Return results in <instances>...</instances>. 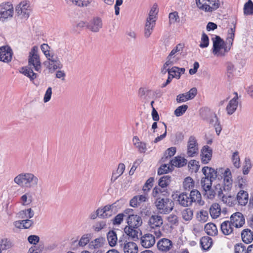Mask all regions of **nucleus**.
I'll return each mask as SVG.
<instances>
[{"instance_id":"1a4fd4ad","label":"nucleus","mask_w":253,"mask_h":253,"mask_svg":"<svg viewBox=\"0 0 253 253\" xmlns=\"http://www.w3.org/2000/svg\"><path fill=\"white\" fill-rule=\"evenodd\" d=\"M198 144L196 138L193 136H190L187 142V156L189 157H193L198 155Z\"/></svg>"},{"instance_id":"4be33fe9","label":"nucleus","mask_w":253,"mask_h":253,"mask_svg":"<svg viewBox=\"0 0 253 253\" xmlns=\"http://www.w3.org/2000/svg\"><path fill=\"white\" fill-rule=\"evenodd\" d=\"M185 71L184 68H178L175 66L172 67L171 69H168L169 75L172 78H175L177 79H180L181 75L183 74Z\"/></svg>"},{"instance_id":"58836bf2","label":"nucleus","mask_w":253,"mask_h":253,"mask_svg":"<svg viewBox=\"0 0 253 253\" xmlns=\"http://www.w3.org/2000/svg\"><path fill=\"white\" fill-rule=\"evenodd\" d=\"M62 64L59 58L55 60H51L50 61H48L47 68L50 70L55 71L57 69H61L62 68Z\"/></svg>"},{"instance_id":"69168bd1","label":"nucleus","mask_w":253,"mask_h":253,"mask_svg":"<svg viewBox=\"0 0 253 253\" xmlns=\"http://www.w3.org/2000/svg\"><path fill=\"white\" fill-rule=\"evenodd\" d=\"M169 19L170 23H174L179 22V17L178 12L174 11L169 14Z\"/></svg>"},{"instance_id":"5fc2aeb1","label":"nucleus","mask_w":253,"mask_h":253,"mask_svg":"<svg viewBox=\"0 0 253 253\" xmlns=\"http://www.w3.org/2000/svg\"><path fill=\"white\" fill-rule=\"evenodd\" d=\"M204 190L205 192L204 196L209 199H213L216 194L215 190L212 188L211 187L210 188H207Z\"/></svg>"},{"instance_id":"f704fd0d","label":"nucleus","mask_w":253,"mask_h":253,"mask_svg":"<svg viewBox=\"0 0 253 253\" xmlns=\"http://www.w3.org/2000/svg\"><path fill=\"white\" fill-rule=\"evenodd\" d=\"M236 31V23H233V26L231 27L228 31L227 38L226 39V42L230 44V46H232L233 41L235 38V34Z\"/></svg>"},{"instance_id":"f8f14e48","label":"nucleus","mask_w":253,"mask_h":253,"mask_svg":"<svg viewBox=\"0 0 253 253\" xmlns=\"http://www.w3.org/2000/svg\"><path fill=\"white\" fill-rule=\"evenodd\" d=\"M13 52L11 48L8 46L0 47V61L8 63L12 59Z\"/></svg>"},{"instance_id":"774afa93","label":"nucleus","mask_w":253,"mask_h":253,"mask_svg":"<svg viewBox=\"0 0 253 253\" xmlns=\"http://www.w3.org/2000/svg\"><path fill=\"white\" fill-rule=\"evenodd\" d=\"M235 253H247V249L246 247L242 244L237 245L235 247Z\"/></svg>"},{"instance_id":"4c0bfd02","label":"nucleus","mask_w":253,"mask_h":253,"mask_svg":"<svg viewBox=\"0 0 253 253\" xmlns=\"http://www.w3.org/2000/svg\"><path fill=\"white\" fill-rule=\"evenodd\" d=\"M102 27V22L100 18H97L93 20L88 26V28L93 32H97Z\"/></svg>"},{"instance_id":"423d86ee","label":"nucleus","mask_w":253,"mask_h":253,"mask_svg":"<svg viewBox=\"0 0 253 253\" xmlns=\"http://www.w3.org/2000/svg\"><path fill=\"white\" fill-rule=\"evenodd\" d=\"M18 15L21 18L27 19L30 16L31 7L29 1L23 0L21 1L15 7Z\"/></svg>"},{"instance_id":"603ef678","label":"nucleus","mask_w":253,"mask_h":253,"mask_svg":"<svg viewBox=\"0 0 253 253\" xmlns=\"http://www.w3.org/2000/svg\"><path fill=\"white\" fill-rule=\"evenodd\" d=\"M184 48V45L181 43H179L176 45L175 47L171 51L170 53L171 55H174L176 56H178V57H180L181 52Z\"/></svg>"},{"instance_id":"39448f33","label":"nucleus","mask_w":253,"mask_h":253,"mask_svg":"<svg viewBox=\"0 0 253 253\" xmlns=\"http://www.w3.org/2000/svg\"><path fill=\"white\" fill-rule=\"evenodd\" d=\"M14 8L10 2H3L0 4V21H4L13 17Z\"/></svg>"},{"instance_id":"13d9d810","label":"nucleus","mask_w":253,"mask_h":253,"mask_svg":"<svg viewBox=\"0 0 253 253\" xmlns=\"http://www.w3.org/2000/svg\"><path fill=\"white\" fill-rule=\"evenodd\" d=\"M90 235L89 234L83 235L80 239L78 245L80 247H84L89 242Z\"/></svg>"},{"instance_id":"0e129e2a","label":"nucleus","mask_w":253,"mask_h":253,"mask_svg":"<svg viewBox=\"0 0 253 253\" xmlns=\"http://www.w3.org/2000/svg\"><path fill=\"white\" fill-rule=\"evenodd\" d=\"M114 206V205H106L103 208V213H105L106 218L109 217L111 216L113 212V209Z\"/></svg>"},{"instance_id":"aec40b11","label":"nucleus","mask_w":253,"mask_h":253,"mask_svg":"<svg viewBox=\"0 0 253 253\" xmlns=\"http://www.w3.org/2000/svg\"><path fill=\"white\" fill-rule=\"evenodd\" d=\"M30 172H22L18 174L14 178V182L21 187H25Z\"/></svg>"},{"instance_id":"de8ad7c7","label":"nucleus","mask_w":253,"mask_h":253,"mask_svg":"<svg viewBox=\"0 0 253 253\" xmlns=\"http://www.w3.org/2000/svg\"><path fill=\"white\" fill-rule=\"evenodd\" d=\"M105 241V239L104 238L99 237L91 241L89 245L93 247L94 249H97L102 247L104 245Z\"/></svg>"},{"instance_id":"5701e85b","label":"nucleus","mask_w":253,"mask_h":253,"mask_svg":"<svg viewBox=\"0 0 253 253\" xmlns=\"http://www.w3.org/2000/svg\"><path fill=\"white\" fill-rule=\"evenodd\" d=\"M236 199L240 205H246L249 200L248 192L244 190L240 191L237 195Z\"/></svg>"},{"instance_id":"20e7f679","label":"nucleus","mask_w":253,"mask_h":253,"mask_svg":"<svg viewBox=\"0 0 253 253\" xmlns=\"http://www.w3.org/2000/svg\"><path fill=\"white\" fill-rule=\"evenodd\" d=\"M28 66H33L36 71L40 72L41 71L42 63L37 46H33L29 53Z\"/></svg>"},{"instance_id":"c85d7f7f","label":"nucleus","mask_w":253,"mask_h":253,"mask_svg":"<svg viewBox=\"0 0 253 253\" xmlns=\"http://www.w3.org/2000/svg\"><path fill=\"white\" fill-rule=\"evenodd\" d=\"M156 22L153 20L149 21L146 19L144 28V35L146 38L150 37L155 27Z\"/></svg>"},{"instance_id":"37998d69","label":"nucleus","mask_w":253,"mask_h":253,"mask_svg":"<svg viewBox=\"0 0 253 253\" xmlns=\"http://www.w3.org/2000/svg\"><path fill=\"white\" fill-rule=\"evenodd\" d=\"M72 4L79 7H85L90 4L92 0H69Z\"/></svg>"},{"instance_id":"09e8293b","label":"nucleus","mask_w":253,"mask_h":253,"mask_svg":"<svg viewBox=\"0 0 253 253\" xmlns=\"http://www.w3.org/2000/svg\"><path fill=\"white\" fill-rule=\"evenodd\" d=\"M170 176L165 175L162 177L159 181V186L162 188H166L169 184L170 182Z\"/></svg>"},{"instance_id":"f03ea898","label":"nucleus","mask_w":253,"mask_h":253,"mask_svg":"<svg viewBox=\"0 0 253 253\" xmlns=\"http://www.w3.org/2000/svg\"><path fill=\"white\" fill-rule=\"evenodd\" d=\"M197 7L206 13H212L217 9L220 5L219 0H196Z\"/></svg>"},{"instance_id":"b1692460","label":"nucleus","mask_w":253,"mask_h":253,"mask_svg":"<svg viewBox=\"0 0 253 253\" xmlns=\"http://www.w3.org/2000/svg\"><path fill=\"white\" fill-rule=\"evenodd\" d=\"M126 234L130 237L132 240L135 241L138 239V234L140 231L138 228H133L129 226H126L124 229Z\"/></svg>"},{"instance_id":"0eeeda50","label":"nucleus","mask_w":253,"mask_h":253,"mask_svg":"<svg viewBox=\"0 0 253 253\" xmlns=\"http://www.w3.org/2000/svg\"><path fill=\"white\" fill-rule=\"evenodd\" d=\"M223 168H222L215 170L214 169L211 167H204L203 168L202 171L205 177L214 181L216 179H222L221 173H222V171H223Z\"/></svg>"},{"instance_id":"c756f323","label":"nucleus","mask_w":253,"mask_h":253,"mask_svg":"<svg viewBox=\"0 0 253 253\" xmlns=\"http://www.w3.org/2000/svg\"><path fill=\"white\" fill-rule=\"evenodd\" d=\"M234 97L229 101L226 107L227 111H235L238 106V96L237 92H234Z\"/></svg>"},{"instance_id":"393cba45","label":"nucleus","mask_w":253,"mask_h":253,"mask_svg":"<svg viewBox=\"0 0 253 253\" xmlns=\"http://www.w3.org/2000/svg\"><path fill=\"white\" fill-rule=\"evenodd\" d=\"M39 178L33 173L30 172L25 188H32L37 187L39 183Z\"/></svg>"},{"instance_id":"412c9836","label":"nucleus","mask_w":253,"mask_h":253,"mask_svg":"<svg viewBox=\"0 0 253 253\" xmlns=\"http://www.w3.org/2000/svg\"><path fill=\"white\" fill-rule=\"evenodd\" d=\"M190 196L192 203H195L199 206H203L205 202L202 199L200 192L197 190H192L190 193Z\"/></svg>"},{"instance_id":"49530a36","label":"nucleus","mask_w":253,"mask_h":253,"mask_svg":"<svg viewBox=\"0 0 253 253\" xmlns=\"http://www.w3.org/2000/svg\"><path fill=\"white\" fill-rule=\"evenodd\" d=\"M158 13V6L156 4H154L149 12V16L147 19L149 21L153 20L156 22L157 18L156 16Z\"/></svg>"},{"instance_id":"dca6fc26","label":"nucleus","mask_w":253,"mask_h":253,"mask_svg":"<svg viewBox=\"0 0 253 253\" xmlns=\"http://www.w3.org/2000/svg\"><path fill=\"white\" fill-rule=\"evenodd\" d=\"M212 149L208 145L203 146L201 149V161L204 164H208L211 160L212 157Z\"/></svg>"},{"instance_id":"4468645a","label":"nucleus","mask_w":253,"mask_h":253,"mask_svg":"<svg viewBox=\"0 0 253 253\" xmlns=\"http://www.w3.org/2000/svg\"><path fill=\"white\" fill-rule=\"evenodd\" d=\"M197 93V88L196 87H193L190 89L188 92L178 95L176 97V100L178 102L186 101L194 98Z\"/></svg>"},{"instance_id":"a878e982","label":"nucleus","mask_w":253,"mask_h":253,"mask_svg":"<svg viewBox=\"0 0 253 253\" xmlns=\"http://www.w3.org/2000/svg\"><path fill=\"white\" fill-rule=\"evenodd\" d=\"M187 161L186 159L178 156L175 157L170 161V164L171 168L173 167H182L187 164Z\"/></svg>"},{"instance_id":"338daca9","label":"nucleus","mask_w":253,"mask_h":253,"mask_svg":"<svg viewBox=\"0 0 253 253\" xmlns=\"http://www.w3.org/2000/svg\"><path fill=\"white\" fill-rule=\"evenodd\" d=\"M154 181V179L153 177H150L145 182L144 185L143 187V190L144 192H147L149 191L150 188L152 187L153 185V183Z\"/></svg>"},{"instance_id":"cd10ccee","label":"nucleus","mask_w":253,"mask_h":253,"mask_svg":"<svg viewBox=\"0 0 253 253\" xmlns=\"http://www.w3.org/2000/svg\"><path fill=\"white\" fill-rule=\"evenodd\" d=\"M232 225L231 222L230 221H224L220 226L221 230L222 233L224 235H229L231 233H232L233 231V227Z\"/></svg>"},{"instance_id":"8fccbe9b","label":"nucleus","mask_w":253,"mask_h":253,"mask_svg":"<svg viewBox=\"0 0 253 253\" xmlns=\"http://www.w3.org/2000/svg\"><path fill=\"white\" fill-rule=\"evenodd\" d=\"M194 186V182L190 177L185 178L183 181V188L185 190L190 191Z\"/></svg>"},{"instance_id":"052dcab7","label":"nucleus","mask_w":253,"mask_h":253,"mask_svg":"<svg viewBox=\"0 0 253 253\" xmlns=\"http://www.w3.org/2000/svg\"><path fill=\"white\" fill-rule=\"evenodd\" d=\"M252 168L251 160L249 158H245L244 165L243 168V173L244 174H248Z\"/></svg>"},{"instance_id":"ddd939ff","label":"nucleus","mask_w":253,"mask_h":253,"mask_svg":"<svg viewBox=\"0 0 253 253\" xmlns=\"http://www.w3.org/2000/svg\"><path fill=\"white\" fill-rule=\"evenodd\" d=\"M230 221L234 227L238 228L243 226L245 222V219L241 212H236L230 216Z\"/></svg>"},{"instance_id":"680f3d73","label":"nucleus","mask_w":253,"mask_h":253,"mask_svg":"<svg viewBox=\"0 0 253 253\" xmlns=\"http://www.w3.org/2000/svg\"><path fill=\"white\" fill-rule=\"evenodd\" d=\"M172 168L170 166V165H169V164H164L162 165L161 167L158 170V174L159 175H161L164 173H167Z\"/></svg>"},{"instance_id":"6e6552de","label":"nucleus","mask_w":253,"mask_h":253,"mask_svg":"<svg viewBox=\"0 0 253 253\" xmlns=\"http://www.w3.org/2000/svg\"><path fill=\"white\" fill-rule=\"evenodd\" d=\"M163 224V219L161 215L154 214L151 216L148 221V225L151 228H159L155 231V234L157 237H160L162 235V232L159 228Z\"/></svg>"},{"instance_id":"2eb2a0df","label":"nucleus","mask_w":253,"mask_h":253,"mask_svg":"<svg viewBox=\"0 0 253 253\" xmlns=\"http://www.w3.org/2000/svg\"><path fill=\"white\" fill-rule=\"evenodd\" d=\"M128 226L133 228H138L142 224L141 217L136 214H130L127 217Z\"/></svg>"},{"instance_id":"9d476101","label":"nucleus","mask_w":253,"mask_h":253,"mask_svg":"<svg viewBox=\"0 0 253 253\" xmlns=\"http://www.w3.org/2000/svg\"><path fill=\"white\" fill-rule=\"evenodd\" d=\"M221 175L223 179V189L224 191H230L233 186V178L231 170L229 168H227L222 171Z\"/></svg>"},{"instance_id":"e433bc0d","label":"nucleus","mask_w":253,"mask_h":253,"mask_svg":"<svg viewBox=\"0 0 253 253\" xmlns=\"http://www.w3.org/2000/svg\"><path fill=\"white\" fill-rule=\"evenodd\" d=\"M152 196L154 197H157L158 198L161 197V196H167L168 194L167 189L162 188L159 186L155 187L152 191Z\"/></svg>"},{"instance_id":"6ab92c4d","label":"nucleus","mask_w":253,"mask_h":253,"mask_svg":"<svg viewBox=\"0 0 253 253\" xmlns=\"http://www.w3.org/2000/svg\"><path fill=\"white\" fill-rule=\"evenodd\" d=\"M141 244L145 248H149L155 243L154 236L151 234H146L141 238Z\"/></svg>"},{"instance_id":"a18cd8bd","label":"nucleus","mask_w":253,"mask_h":253,"mask_svg":"<svg viewBox=\"0 0 253 253\" xmlns=\"http://www.w3.org/2000/svg\"><path fill=\"white\" fill-rule=\"evenodd\" d=\"M182 218L186 221L191 220L193 216V211L190 208H187L183 210L181 212Z\"/></svg>"},{"instance_id":"72a5a7b5","label":"nucleus","mask_w":253,"mask_h":253,"mask_svg":"<svg viewBox=\"0 0 253 253\" xmlns=\"http://www.w3.org/2000/svg\"><path fill=\"white\" fill-rule=\"evenodd\" d=\"M221 209L219 204H213L210 209V213L211 216L213 218H216L220 214Z\"/></svg>"},{"instance_id":"2f4dec72","label":"nucleus","mask_w":253,"mask_h":253,"mask_svg":"<svg viewBox=\"0 0 253 253\" xmlns=\"http://www.w3.org/2000/svg\"><path fill=\"white\" fill-rule=\"evenodd\" d=\"M206 233L210 236H215L217 234L218 231L216 225L213 223L206 224L204 228Z\"/></svg>"},{"instance_id":"79ce46f5","label":"nucleus","mask_w":253,"mask_h":253,"mask_svg":"<svg viewBox=\"0 0 253 253\" xmlns=\"http://www.w3.org/2000/svg\"><path fill=\"white\" fill-rule=\"evenodd\" d=\"M176 149L174 147H170L167 150L165 154V157L162 158L163 162H166L167 161H169L170 164V158L173 156L176 153Z\"/></svg>"},{"instance_id":"a19ab883","label":"nucleus","mask_w":253,"mask_h":253,"mask_svg":"<svg viewBox=\"0 0 253 253\" xmlns=\"http://www.w3.org/2000/svg\"><path fill=\"white\" fill-rule=\"evenodd\" d=\"M107 240L110 246H115L118 240L116 233L113 230L110 231L107 234Z\"/></svg>"},{"instance_id":"e2e57ef3","label":"nucleus","mask_w":253,"mask_h":253,"mask_svg":"<svg viewBox=\"0 0 253 253\" xmlns=\"http://www.w3.org/2000/svg\"><path fill=\"white\" fill-rule=\"evenodd\" d=\"M125 168V165L124 164H119L116 171L113 173V176L115 177V179H117L123 173Z\"/></svg>"},{"instance_id":"9b49d317","label":"nucleus","mask_w":253,"mask_h":253,"mask_svg":"<svg viewBox=\"0 0 253 253\" xmlns=\"http://www.w3.org/2000/svg\"><path fill=\"white\" fill-rule=\"evenodd\" d=\"M119 244L123 249L125 253H137L138 252L137 246L134 242L119 240Z\"/></svg>"},{"instance_id":"bb28decb","label":"nucleus","mask_w":253,"mask_h":253,"mask_svg":"<svg viewBox=\"0 0 253 253\" xmlns=\"http://www.w3.org/2000/svg\"><path fill=\"white\" fill-rule=\"evenodd\" d=\"M19 71L21 73L28 77L31 80H34L37 77V74L28 66L21 68Z\"/></svg>"},{"instance_id":"7ed1b4c3","label":"nucleus","mask_w":253,"mask_h":253,"mask_svg":"<svg viewBox=\"0 0 253 253\" xmlns=\"http://www.w3.org/2000/svg\"><path fill=\"white\" fill-rule=\"evenodd\" d=\"M155 205L159 212L161 214L169 213L174 207V202L171 199L167 198H157Z\"/></svg>"},{"instance_id":"473e14b6","label":"nucleus","mask_w":253,"mask_h":253,"mask_svg":"<svg viewBox=\"0 0 253 253\" xmlns=\"http://www.w3.org/2000/svg\"><path fill=\"white\" fill-rule=\"evenodd\" d=\"M207 112H203L200 113V116L201 117L203 118V119L207 120L210 123L214 125V124H216L219 122L217 116L215 114H211L210 115V117H208L210 116L209 114H207L206 113Z\"/></svg>"},{"instance_id":"6e6d98bb","label":"nucleus","mask_w":253,"mask_h":253,"mask_svg":"<svg viewBox=\"0 0 253 253\" xmlns=\"http://www.w3.org/2000/svg\"><path fill=\"white\" fill-rule=\"evenodd\" d=\"M212 181V180L206 177H203L201 180V184L203 189L205 190L207 188H210L211 187Z\"/></svg>"},{"instance_id":"ea45409f","label":"nucleus","mask_w":253,"mask_h":253,"mask_svg":"<svg viewBox=\"0 0 253 253\" xmlns=\"http://www.w3.org/2000/svg\"><path fill=\"white\" fill-rule=\"evenodd\" d=\"M180 58V57H178V56L171 55V53H169L167 57L166 62L164 65V67L167 68L168 67L176 63Z\"/></svg>"},{"instance_id":"7c9ffc66","label":"nucleus","mask_w":253,"mask_h":253,"mask_svg":"<svg viewBox=\"0 0 253 253\" xmlns=\"http://www.w3.org/2000/svg\"><path fill=\"white\" fill-rule=\"evenodd\" d=\"M241 237L244 243L249 244L253 240V233L251 230L245 229L242 231Z\"/></svg>"},{"instance_id":"c03bdc74","label":"nucleus","mask_w":253,"mask_h":253,"mask_svg":"<svg viewBox=\"0 0 253 253\" xmlns=\"http://www.w3.org/2000/svg\"><path fill=\"white\" fill-rule=\"evenodd\" d=\"M243 10L245 15H253V2L252 0H248L244 4Z\"/></svg>"},{"instance_id":"bf43d9fd","label":"nucleus","mask_w":253,"mask_h":253,"mask_svg":"<svg viewBox=\"0 0 253 253\" xmlns=\"http://www.w3.org/2000/svg\"><path fill=\"white\" fill-rule=\"evenodd\" d=\"M232 162L236 168L238 169L240 167V160L238 151H236L233 154Z\"/></svg>"},{"instance_id":"4d7b16f0","label":"nucleus","mask_w":253,"mask_h":253,"mask_svg":"<svg viewBox=\"0 0 253 253\" xmlns=\"http://www.w3.org/2000/svg\"><path fill=\"white\" fill-rule=\"evenodd\" d=\"M11 246V242L7 239L4 238L0 240V249L1 251L8 249Z\"/></svg>"},{"instance_id":"a211bd4d","label":"nucleus","mask_w":253,"mask_h":253,"mask_svg":"<svg viewBox=\"0 0 253 253\" xmlns=\"http://www.w3.org/2000/svg\"><path fill=\"white\" fill-rule=\"evenodd\" d=\"M177 201L180 205L184 207H189L192 204L190 194L186 192L180 193L177 197Z\"/></svg>"},{"instance_id":"c9c22d12","label":"nucleus","mask_w":253,"mask_h":253,"mask_svg":"<svg viewBox=\"0 0 253 253\" xmlns=\"http://www.w3.org/2000/svg\"><path fill=\"white\" fill-rule=\"evenodd\" d=\"M200 244L203 250H208L212 244V240L210 237L205 236L201 239Z\"/></svg>"},{"instance_id":"3c124183","label":"nucleus","mask_w":253,"mask_h":253,"mask_svg":"<svg viewBox=\"0 0 253 253\" xmlns=\"http://www.w3.org/2000/svg\"><path fill=\"white\" fill-rule=\"evenodd\" d=\"M32 201V196L29 193H26L21 197V203L22 205H29Z\"/></svg>"},{"instance_id":"f3484780","label":"nucleus","mask_w":253,"mask_h":253,"mask_svg":"<svg viewBox=\"0 0 253 253\" xmlns=\"http://www.w3.org/2000/svg\"><path fill=\"white\" fill-rule=\"evenodd\" d=\"M172 242L167 238L161 239L157 243V247L159 250L165 253L169 251L172 247Z\"/></svg>"},{"instance_id":"f257e3e1","label":"nucleus","mask_w":253,"mask_h":253,"mask_svg":"<svg viewBox=\"0 0 253 253\" xmlns=\"http://www.w3.org/2000/svg\"><path fill=\"white\" fill-rule=\"evenodd\" d=\"M213 42L212 53L217 56H224L229 51L232 46L225 42L219 36L212 38Z\"/></svg>"},{"instance_id":"864d4df0","label":"nucleus","mask_w":253,"mask_h":253,"mask_svg":"<svg viewBox=\"0 0 253 253\" xmlns=\"http://www.w3.org/2000/svg\"><path fill=\"white\" fill-rule=\"evenodd\" d=\"M209 44V39L207 34L205 33H203L202 35L201 42L200 43V47L204 48L207 47Z\"/></svg>"}]
</instances>
